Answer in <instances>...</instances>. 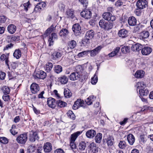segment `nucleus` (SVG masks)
Listing matches in <instances>:
<instances>
[{"mask_svg": "<svg viewBox=\"0 0 153 153\" xmlns=\"http://www.w3.org/2000/svg\"><path fill=\"white\" fill-rule=\"evenodd\" d=\"M123 4V2L121 0H118L117 1L115 5L117 6H120Z\"/></svg>", "mask_w": 153, "mask_h": 153, "instance_id": "nucleus-60", "label": "nucleus"}, {"mask_svg": "<svg viewBox=\"0 0 153 153\" xmlns=\"http://www.w3.org/2000/svg\"><path fill=\"white\" fill-rule=\"evenodd\" d=\"M143 47L142 45L138 43L133 45L131 47L132 50L133 51H139Z\"/></svg>", "mask_w": 153, "mask_h": 153, "instance_id": "nucleus-21", "label": "nucleus"}, {"mask_svg": "<svg viewBox=\"0 0 153 153\" xmlns=\"http://www.w3.org/2000/svg\"><path fill=\"white\" fill-rule=\"evenodd\" d=\"M7 29L9 33L11 34H13L16 30V27L14 25L10 24L8 26Z\"/></svg>", "mask_w": 153, "mask_h": 153, "instance_id": "nucleus-28", "label": "nucleus"}, {"mask_svg": "<svg viewBox=\"0 0 153 153\" xmlns=\"http://www.w3.org/2000/svg\"><path fill=\"white\" fill-rule=\"evenodd\" d=\"M70 145L72 149H74L76 148V146L74 142L70 141Z\"/></svg>", "mask_w": 153, "mask_h": 153, "instance_id": "nucleus-62", "label": "nucleus"}, {"mask_svg": "<svg viewBox=\"0 0 153 153\" xmlns=\"http://www.w3.org/2000/svg\"><path fill=\"white\" fill-rule=\"evenodd\" d=\"M53 66V64L51 62L47 63L44 67L45 71L47 72H50L52 70Z\"/></svg>", "mask_w": 153, "mask_h": 153, "instance_id": "nucleus-32", "label": "nucleus"}, {"mask_svg": "<svg viewBox=\"0 0 153 153\" xmlns=\"http://www.w3.org/2000/svg\"><path fill=\"white\" fill-rule=\"evenodd\" d=\"M27 140V134L25 133L18 135L16 139V141L18 143L22 144H25Z\"/></svg>", "mask_w": 153, "mask_h": 153, "instance_id": "nucleus-4", "label": "nucleus"}, {"mask_svg": "<svg viewBox=\"0 0 153 153\" xmlns=\"http://www.w3.org/2000/svg\"><path fill=\"white\" fill-rule=\"evenodd\" d=\"M83 69L80 65L76 66L75 68L74 72L72 73L69 76L70 80L72 81L80 79L82 76V72Z\"/></svg>", "mask_w": 153, "mask_h": 153, "instance_id": "nucleus-1", "label": "nucleus"}, {"mask_svg": "<svg viewBox=\"0 0 153 153\" xmlns=\"http://www.w3.org/2000/svg\"><path fill=\"white\" fill-rule=\"evenodd\" d=\"M6 76V74L4 72H1L0 73V79L1 80H3Z\"/></svg>", "mask_w": 153, "mask_h": 153, "instance_id": "nucleus-61", "label": "nucleus"}, {"mask_svg": "<svg viewBox=\"0 0 153 153\" xmlns=\"http://www.w3.org/2000/svg\"><path fill=\"white\" fill-rule=\"evenodd\" d=\"M90 150L93 153H96L98 151V148L96 146V144L94 142L91 143L89 146Z\"/></svg>", "mask_w": 153, "mask_h": 153, "instance_id": "nucleus-23", "label": "nucleus"}, {"mask_svg": "<svg viewBox=\"0 0 153 153\" xmlns=\"http://www.w3.org/2000/svg\"><path fill=\"white\" fill-rule=\"evenodd\" d=\"M102 18L105 20L108 21L113 22L116 19V17L109 12H105L102 15Z\"/></svg>", "mask_w": 153, "mask_h": 153, "instance_id": "nucleus-5", "label": "nucleus"}, {"mask_svg": "<svg viewBox=\"0 0 153 153\" xmlns=\"http://www.w3.org/2000/svg\"><path fill=\"white\" fill-rule=\"evenodd\" d=\"M139 94L141 96L147 95L149 93L148 90L146 88H145L144 89H139Z\"/></svg>", "mask_w": 153, "mask_h": 153, "instance_id": "nucleus-38", "label": "nucleus"}, {"mask_svg": "<svg viewBox=\"0 0 153 153\" xmlns=\"http://www.w3.org/2000/svg\"><path fill=\"white\" fill-rule=\"evenodd\" d=\"M148 4V1L146 0H138L136 5L139 9H142L147 7Z\"/></svg>", "mask_w": 153, "mask_h": 153, "instance_id": "nucleus-8", "label": "nucleus"}, {"mask_svg": "<svg viewBox=\"0 0 153 153\" xmlns=\"http://www.w3.org/2000/svg\"><path fill=\"white\" fill-rule=\"evenodd\" d=\"M80 16L86 19H89L91 18L92 13L88 9H85L81 12Z\"/></svg>", "mask_w": 153, "mask_h": 153, "instance_id": "nucleus-7", "label": "nucleus"}, {"mask_svg": "<svg viewBox=\"0 0 153 153\" xmlns=\"http://www.w3.org/2000/svg\"><path fill=\"white\" fill-rule=\"evenodd\" d=\"M96 131L92 129L88 130L86 133V135L88 138H92L94 137L96 134Z\"/></svg>", "mask_w": 153, "mask_h": 153, "instance_id": "nucleus-22", "label": "nucleus"}, {"mask_svg": "<svg viewBox=\"0 0 153 153\" xmlns=\"http://www.w3.org/2000/svg\"><path fill=\"white\" fill-rule=\"evenodd\" d=\"M66 14L68 16V18L73 19L74 17V12L71 10L69 9L68 10L66 11Z\"/></svg>", "mask_w": 153, "mask_h": 153, "instance_id": "nucleus-43", "label": "nucleus"}, {"mask_svg": "<svg viewBox=\"0 0 153 153\" xmlns=\"http://www.w3.org/2000/svg\"><path fill=\"white\" fill-rule=\"evenodd\" d=\"M43 149L45 152L48 153L52 150V146L51 143L47 142L44 143L43 146Z\"/></svg>", "mask_w": 153, "mask_h": 153, "instance_id": "nucleus-14", "label": "nucleus"}, {"mask_svg": "<svg viewBox=\"0 0 153 153\" xmlns=\"http://www.w3.org/2000/svg\"><path fill=\"white\" fill-rule=\"evenodd\" d=\"M62 71V68L61 65H57L55 66L54 67V71L55 73L57 74L60 73Z\"/></svg>", "mask_w": 153, "mask_h": 153, "instance_id": "nucleus-39", "label": "nucleus"}, {"mask_svg": "<svg viewBox=\"0 0 153 153\" xmlns=\"http://www.w3.org/2000/svg\"><path fill=\"white\" fill-rule=\"evenodd\" d=\"M95 98L96 97H94V96H91L86 99L85 101L88 105H90L92 104L93 101Z\"/></svg>", "mask_w": 153, "mask_h": 153, "instance_id": "nucleus-36", "label": "nucleus"}, {"mask_svg": "<svg viewBox=\"0 0 153 153\" xmlns=\"http://www.w3.org/2000/svg\"><path fill=\"white\" fill-rule=\"evenodd\" d=\"M127 140L129 144L132 145L135 142V139L134 136L132 134H130L127 135Z\"/></svg>", "mask_w": 153, "mask_h": 153, "instance_id": "nucleus-27", "label": "nucleus"}, {"mask_svg": "<svg viewBox=\"0 0 153 153\" xmlns=\"http://www.w3.org/2000/svg\"><path fill=\"white\" fill-rule=\"evenodd\" d=\"M56 102L54 99L50 97L47 100V104L48 106L52 108H54L56 107Z\"/></svg>", "mask_w": 153, "mask_h": 153, "instance_id": "nucleus-17", "label": "nucleus"}, {"mask_svg": "<svg viewBox=\"0 0 153 153\" xmlns=\"http://www.w3.org/2000/svg\"><path fill=\"white\" fill-rule=\"evenodd\" d=\"M3 99L5 101H7L10 99V97L9 95H7V94H4V96H3Z\"/></svg>", "mask_w": 153, "mask_h": 153, "instance_id": "nucleus-58", "label": "nucleus"}, {"mask_svg": "<svg viewBox=\"0 0 153 153\" xmlns=\"http://www.w3.org/2000/svg\"><path fill=\"white\" fill-rule=\"evenodd\" d=\"M57 39V36L56 33H52L49 37L48 42L49 43V45L51 46L53 45L54 40Z\"/></svg>", "mask_w": 153, "mask_h": 153, "instance_id": "nucleus-13", "label": "nucleus"}, {"mask_svg": "<svg viewBox=\"0 0 153 153\" xmlns=\"http://www.w3.org/2000/svg\"><path fill=\"white\" fill-rule=\"evenodd\" d=\"M119 36L122 38H125L128 36V32L125 29L120 30L118 33Z\"/></svg>", "mask_w": 153, "mask_h": 153, "instance_id": "nucleus-19", "label": "nucleus"}, {"mask_svg": "<svg viewBox=\"0 0 153 153\" xmlns=\"http://www.w3.org/2000/svg\"><path fill=\"white\" fill-rule=\"evenodd\" d=\"M1 89L3 92L4 93V94H9L10 91V88L6 86L3 87Z\"/></svg>", "mask_w": 153, "mask_h": 153, "instance_id": "nucleus-47", "label": "nucleus"}, {"mask_svg": "<svg viewBox=\"0 0 153 153\" xmlns=\"http://www.w3.org/2000/svg\"><path fill=\"white\" fill-rule=\"evenodd\" d=\"M84 102L83 100L81 99H78L74 102L72 108L74 110H76L80 107H84Z\"/></svg>", "mask_w": 153, "mask_h": 153, "instance_id": "nucleus-10", "label": "nucleus"}, {"mask_svg": "<svg viewBox=\"0 0 153 153\" xmlns=\"http://www.w3.org/2000/svg\"><path fill=\"white\" fill-rule=\"evenodd\" d=\"M56 104L58 105V106L60 108H62L66 106L67 103L61 100H58L56 101Z\"/></svg>", "mask_w": 153, "mask_h": 153, "instance_id": "nucleus-44", "label": "nucleus"}, {"mask_svg": "<svg viewBox=\"0 0 153 153\" xmlns=\"http://www.w3.org/2000/svg\"><path fill=\"white\" fill-rule=\"evenodd\" d=\"M6 20V17L4 16H0V24L4 23L5 22Z\"/></svg>", "mask_w": 153, "mask_h": 153, "instance_id": "nucleus-54", "label": "nucleus"}, {"mask_svg": "<svg viewBox=\"0 0 153 153\" xmlns=\"http://www.w3.org/2000/svg\"><path fill=\"white\" fill-rule=\"evenodd\" d=\"M64 95L65 97L70 98L72 95V93L68 88L65 89L64 90Z\"/></svg>", "mask_w": 153, "mask_h": 153, "instance_id": "nucleus-41", "label": "nucleus"}, {"mask_svg": "<svg viewBox=\"0 0 153 153\" xmlns=\"http://www.w3.org/2000/svg\"><path fill=\"white\" fill-rule=\"evenodd\" d=\"M126 146V142L124 141H121L119 144V148L122 149H125Z\"/></svg>", "mask_w": 153, "mask_h": 153, "instance_id": "nucleus-49", "label": "nucleus"}, {"mask_svg": "<svg viewBox=\"0 0 153 153\" xmlns=\"http://www.w3.org/2000/svg\"><path fill=\"white\" fill-rule=\"evenodd\" d=\"M36 76L38 78L44 79L46 77V73L44 71H38L36 73Z\"/></svg>", "mask_w": 153, "mask_h": 153, "instance_id": "nucleus-20", "label": "nucleus"}, {"mask_svg": "<svg viewBox=\"0 0 153 153\" xmlns=\"http://www.w3.org/2000/svg\"><path fill=\"white\" fill-rule=\"evenodd\" d=\"M105 139L104 140H105L108 146H111L114 143V139L113 137L110 135H107L106 137H104Z\"/></svg>", "mask_w": 153, "mask_h": 153, "instance_id": "nucleus-15", "label": "nucleus"}, {"mask_svg": "<svg viewBox=\"0 0 153 153\" xmlns=\"http://www.w3.org/2000/svg\"><path fill=\"white\" fill-rule=\"evenodd\" d=\"M149 33L148 31H144L140 33L139 36V38L142 40H143L148 38L149 36Z\"/></svg>", "mask_w": 153, "mask_h": 153, "instance_id": "nucleus-26", "label": "nucleus"}, {"mask_svg": "<svg viewBox=\"0 0 153 153\" xmlns=\"http://www.w3.org/2000/svg\"><path fill=\"white\" fill-rule=\"evenodd\" d=\"M122 52L123 53H126L129 51V48L128 46H124L121 49Z\"/></svg>", "mask_w": 153, "mask_h": 153, "instance_id": "nucleus-51", "label": "nucleus"}, {"mask_svg": "<svg viewBox=\"0 0 153 153\" xmlns=\"http://www.w3.org/2000/svg\"><path fill=\"white\" fill-rule=\"evenodd\" d=\"M98 77H97V73L96 72L93 77L91 78V83L93 85H95L97 82Z\"/></svg>", "mask_w": 153, "mask_h": 153, "instance_id": "nucleus-42", "label": "nucleus"}, {"mask_svg": "<svg viewBox=\"0 0 153 153\" xmlns=\"http://www.w3.org/2000/svg\"><path fill=\"white\" fill-rule=\"evenodd\" d=\"M140 26H137L135 27L133 31L135 33L138 32V31L140 30Z\"/></svg>", "mask_w": 153, "mask_h": 153, "instance_id": "nucleus-64", "label": "nucleus"}, {"mask_svg": "<svg viewBox=\"0 0 153 153\" xmlns=\"http://www.w3.org/2000/svg\"><path fill=\"white\" fill-rule=\"evenodd\" d=\"M72 30L74 34L76 36H79L81 33V29L80 25L78 24H74L72 27Z\"/></svg>", "mask_w": 153, "mask_h": 153, "instance_id": "nucleus-9", "label": "nucleus"}, {"mask_svg": "<svg viewBox=\"0 0 153 153\" xmlns=\"http://www.w3.org/2000/svg\"><path fill=\"white\" fill-rule=\"evenodd\" d=\"M54 153H64L63 150L61 149H56L54 151Z\"/></svg>", "mask_w": 153, "mask_h": 153, "instance_id": "nucleus-63", "label": "nucleus"}, {"mask_svg": "<svg viewBox=\"0 0 153 153\" xmlns=\"http://www.w3.org/2000/svg\"><path fill=\"white\" fill-rule=\"evenodd\" d=\"M88 52V51H84L82 52L79 53L78 54V56L79 57H82L84 55H87Z\"/></svg>", "mask_w": 153, "mask_h": 153, "instance_id": "nucleus-53", "label": "nucleus"}, {"mask_svg": "<svg viewBox=\"0 0 153 153\" xmlns=\"http://www.w3.org/2000/svg\"><path fill=\"white\" fill-rule=\"evenodd\" d=\"M40 88L39 85L36 83H32L30 86V90L33 94H37Z\"/></svg>", "mask_w": 153, "mask_h": 153, "instance_id": "nucleus-12", "label": "nucleus"}, {"mask_svg": "<svg viewBox=\"0 0 153 153\" xmlns=\"http://www.w3.org/2000/svg\"><path fill=\"white\" fill-rule=\"evenodd\" d=\"M76 42L74 40L69 42L68 46L70 47L71 48L73 49L76 46Z\"/></svg>", "mask_w": 153, "mask_h": 153, "instance_id": "nucleus-48", "label": "nucleus"}, {"mask_svg": "<svg viewBox=\"0 0 153 153\" xmlns=\"http://www.w3.org/2000/svg\"><path fill=\"white\" fill-rule=\"evenodd\" d=\"M10 133L13 135H15L18 133L17 129L16 128V126L15 125H13L11 129L10 130Z\"/></svg>", "mask_w": 153, "mask_h": 153, "instance_id": "nucleus-35", "label": "nucleus"}, {"mask_svg": "<svg viewBox=\"0 0 153 153\" xmlns=\"http://www.w3.org/2000/svg\"><path fill=\"white\" fill-rule=\"evenodd\" d=\"M79 1L84 7H87L88 4L87 0H79Z\"/></svg>", "mask_w": 153, "mask_h": 153, "instance_id": "nucleus-52", "label": "nucleus"}, {"mask_svg": "<svg viewBox=\"0 0 153 153\" xmlns=\"http://www.w3.org/2000/svg\"><path fill=\"white\" fill-rule=\"evenodd\" d=\"M68 30L66 28L62 29L59 33V35L61 37H65L68 34Z\"/></svg>", "mask_w": 153, "mask_h": 153, "instance_id": "nucleus-33", "label": "nucleus"}, {"mask_svg": "<svg viewBox=\"0 0 153 153\" xmlns=\"http://www.w3.org/2000/svg\"><path fill=\"white\" fill-rule=\"evenodd\" d=\"M144 75V72L142 70H138L134 74L135 77L137 78H141L143 77Z\"/></svg>", "mask_w": 153, "mask_h": 153, "instance_id": "nucleus-30", "label": "nucleus"}, {"mask_svg": "<svg viewBox=\"0 0 153 153\" xmlns=\"http://www.w3.org/2000/svg\"><path fill=\"white\" fill-rule=\"evenodd\" d=\"M40 7L41 9L42 7H44L45 6L46 3L43 1H41L37 4Z\"/></svg>", "mask_w": 153, "mask_h": 153, "instance_id": "nucleus-59", "label": "nucleus"}, {"mask_svg": "<svg viewBox=\"0 0 153 153\" xmlns=\"http://www.w3.org/2000/svg\"><path fill=\"white\" fill-rule=\"evenodd\" d=\"M9 53H6V54H3L0 57V59L3 61H5V63L7 66L8 68L10 69L9 65L8 62H9Z\"/></svg>", "mask_w": 153, "mask_h": 153, "instance_id": "nucleus-18", "label": "nucleus"}, {"mask_svg": "<svg viewBox=\"0 0 153 153\" xmlns=\"http://www.w3.org/2000/svg\"><path fill=\"white\" fill-rule=\"evenodd\" d=\"M95 34L94 31L90 30L86 32L84 39L82 40V43L85 45H88L90 43V40L94 37Z\"/></svg>", "mask_w": 153, "mask_h": 153, "instance_id": "nucleus-2", "label": "nucleus"}, {"mask_svg": "<svg viewBox=\"0 0 153 153\" xmlns=\"http://www.w3.org/2000/svg\"><path fill=\"white\" fill-rule=\"evenodd\" d=\"M67 115L69 118L73 120H74L75 119L76 117L75 115L72 111L71 110L68 111L67 113Z\"/></svg>", "mask_w": 153, "mask_h": 153, "instance_id": "nucleus-45", "label": "nucleus"}, {"mask_svg": "<svg viewBox=\"0 0 153 153\" xmlns=\"http://www.w3.org/2000/svg\"><path fill=\"white\" fill-rule=\"evenodd\" d=\"M13 46V44L10 43L6 45V46L4 48L3 50L4 51L6 50H7L9 49H10Z\"/></svg>", "mask_w": 153, "mask_h": 153, "instance_id": "nucleus-55", "label": "nucleus"}, {"mask_svg": "<svg viewBox=\"0 0 153 153\" xmlns=\"http://www.w3.org/2000/svg\"><path fill=\"white\" fill-rule=\"evenodd\" d=\"M8 141L7 138L4 137H0V142L3 144H5L8 143Z\"/></svg>", "mask_w": 153, "mask_h": 153, "instance_id": "nucleus-50", "label": "nucleus"}, {"mask_svg": "<svg viewBox=\"0 0 153 153\" xmlns=\"http://www.w3.org/2000/svg\"><path fill=\"white\" fill-rule=\"evenodd\" d=\"M82 131H78L71 134V136L70 141L75 142L76 139L82 133Z\"/></svg>", "mask_w": 153, "mask_h": 153, "instance_id": "nucleus-25", "label": "nucleus"}, {"mask_svg": "<svg viewBox=\"0 0 153 153\" xmlns=\"http://www.w3.org/2000/svg\"><path fill=\"white\" fill-rule=\"evenodd\" d=\"M102 48V46H99L92 50L88 51V52L90 53L91 56L94 57L100 52Z\"/></svg>", "mask_w": 153, "mask_h": 153, "instance_id": "nucleus-11", "label": "nucleus"}, {"mask_svg": "<svg viewBox=\"0 0 153 153\" xmlns=\"http://www.w3.org/2000/svg\"><path fill=\"white\" fill-rule=\"evenodd\" d=\"M56 27V26L54 27L53 25H52L50 27L47 29L45 32L46 35H48V34H50L52 31L55 30Z\"/></svg>", "mask_w": 153, "mask_h": 153, "instance_id": "nucleus-46", "label": "nucleus"}, {"mask_svg": "<svg viewBox=\"0 0 153 153\" xmlns=\"http://www.w3.org/2000/svg\"><path fill=\"white\" fill-rule=\"evenodd\" d=\"M135 86L137 88V91L139 90V89H144L146 88V85L143 82H138Z\"/></svg>", "mask_w": 153, "mask_h": 153, "instance_id": "nucleus-29", "label": "nucleus"}, {"mask_svg": "<svg viewBox=\"0 0 153 153\" xmlns=\"http://www.w3.org/2000/svg\"><path fill=\"white\" fill-rule=\"evenodd\" d=\"M41 9V8H40V6H39L37 4L36 5L35 7L34 10V11L36 13L40 11Z\"/></svg>", "mask_w": 153, "mask_h": 153, "instance_id": "nucleus-57", "label": "nucleus"}, {"mask_svg": "<svg viewBox=\"0 0 153 153\" xmlns=\"http://www.w3.org/2000/svg\"><path fill=\"white\" fill-rule=\"evenodd\" d=\"M141 50V53L143 55H148L152 51L151 48L149 47H145L142 48Z\"/></svg>", "mask_w": 153, "mask_h": 153, "instance_id": "nucleus-16", "label": "nucleus"}, {"mask_svg": "<svg viewBox=\"0 0 153 153\" xmlns=\"http://www.w3.org/2000/svg\"><path fill=\"white\" fill-rule=\"evenodd\" d=\"M11 39L13 41H17L20 40V37L19 36H13Z\"/></svg>", "mask_w": 153, "mask_h": 153, "instance_id": "nucleus-56", "label": "nucleus"}, {"mask_svg": "<svg viewBox=\"0 0 153 153\" xmlns=\"http://www.w3.org/2000/svg\"><path fill=\"white\" fill-rule=\"evenodd\" d=\"M13 56L16 59H19L21 56V52L20 50H16L13 53Z\"/></svg>", "mask_w": 153, "mask_h": 153, "instance_id": "nucleus-34", "label": "nucleus"}, {"mask_svg": "<svg viewBox=\"0 0 153 153\" xmlns=\"http://www.w3.org/2000/svg\"><path fill=\"white\" fill-rule=\"evenodd\" d=\"M39 138L38 133L36 131L32 130L30 132L29 139L30 142H33L36 140H39Z\"/></svg>", "mask_w": 153, "mask_h": 153, "instance_id": "nucleus-6", "label": "nucleus"}, {"mask_svg": "<svg viewBox=\"0 0 153 153\" xmlns=\"http://www.w3.org/2000/svg\"><path fill=\"white\" fill-rule=\"evenodd\" d=\"M102 138V134L98 133L97 134L95 138V140L96 143H101Z\"/></svg>", "mask_w": 153, "mask_h": 153, "instance_id": "nucleus-40", "label": "nucleus"}, {"mask_svg": "<svg viewBox=\"0 0 153 153\" xmlns=\"http://www.w3.org/2000/svg\"><path fill=\"white\" fill-rule=\"evenodd\" d=\"M99 23L100 26L106 30H109L113 26V23L106 22L103 19L100 20Z\"/></svg>", "mask_w": 153, "mask_h": 153, "instance_id": "nucleus-3", "label": "nucleus"}, {"mask_svg": "<svg viewBox=\"0 0 153 153\" xmlns=\"http://www.w3.org/2000/svg\"><path fill=\"white\" fill-rule=\"evenodd\" d=\"M86 147V144L85 142L82 141L79 143L78 146V150L79 151L82 152L84 150Z\"/></svg>", "mask_w": 153, "mask_h": 153, "instance_id": "nucleus-31", "label": "nucleus"}, {"mask_svg": "<svg viewBox=\"0 0 153 153\" xmlns=\"http://www.w3.org/2000/svg\"><path fill=\"white\" fill-rule=\"evenodd\" d=\"M59 80L62 84H65L67 83L68 78L65 75L62 76L59 78Z\"/></svg>", "mask_w": 153, "mask_h": 153, "instance_id": "nucleus-37", "label": "nucleus"}, {"mask_svg": "<svg viewBox=\"0 0 153 153\" xmlns=\"http://www.w3.org/2000/svg\"><path fill=\"white\" fill-rule=\"evenodd\" d=\"M129 25L131 26H134L136 24L137 20L134 16L130 17L128 20Z\"/></svg>", "mask_w": 153, "mask_h": 153, "instance_id": "nucleus-24", "label": "nucleus"}]
</instances>
